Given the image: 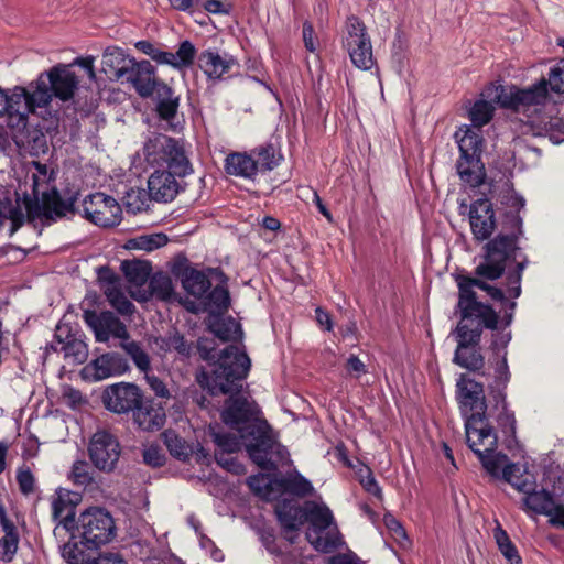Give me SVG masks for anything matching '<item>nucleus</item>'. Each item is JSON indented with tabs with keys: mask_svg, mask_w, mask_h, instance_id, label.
Here are the masks:
<instances>
[{
	"mask_svg": "<svg viewBox=\"0 0 564 564\" xmlns=\"http://www.w3.org/2000/svg\"><path fill=\"white\" fill-rule=\"evenodd\" d=\"M484 261L476 268V278L458 281V308L462 321L456 328L457 348L477 346L482 327L496 329L499 317L489 306L477 300L475 289L486 291L496 301L517 299L521 293L524 262L516 238L498 235L485 246Z\"/></svg>",
	"mask_w": 564,
	"mask_h": 564,
	"instance_id": "nucleus-1",
	"label": "nucleus"
},
{
	"mask_svg": "<svg viewBox=\"0 0 564 564\" xmlns=\"http://www.w3.org/2000/svg\"><path fill=\"white\" fill-rule=\"evenodd\" d=\"M221 419L231 432H214L213 435L224 452L235 453L245 446L252 462L263 470H275L278 464L291 463L288 449L276 441L268 422L260 417L254 402L230 398Z\"/></svg>",
	"mask_w": 564,
	"mask_h": 564,
	"instance_id": "nucleus-2",
	"label": "nucleus"
},
{
	"mask_svg": "<svg viewBox=\"0 0 564 564\" xmlns=\"http://www.w3.org/2000/svg\"><path fill=\"white\" fill-rule=\"evenodd\" d=\"M487 96L499 97L500 107L525 117V120L521 119L523 133L547 137L553 143L564 140V121L555 115V101L549 91L546 78L525 88L490 84Z\"/></svg>",
	"mask_w": 564,
	"mask_h": 564,
	"instance_id": "nucleus-3",
	"label": "nucleus"
},
{
	"mask_svg": "<svg viewBox=\"0 0 564 564\" xmlns=\"http://www.w3.org/2000/svg\"><path fill=\"white\" fill-rule=\"evenodd\" d=\"M142 152L148 165L154 169L148 180L150 197L156 202L173 200L180 189L176 176L184 177L193 172L183 143L158 134L144 143Z\"/></svg>",
	"mask_w": 564,
	"mask_h": 564,
	"instance_id": "nucleus-4",
	"label": "nucleus"
},
{
	"mask_svg": "<svg viewBox=\"0 0 564 564\" xmlns=\"http://www.w3.org/2000/svg\"><path fill=\"white\" fill-rule=\"evenodd\" d=\"M275 513L284 538L291 543L297 538L304 520L310 523L306 538L317 551L332 552L344 543L332 510L322 500L306 501L303 508L284 500L275 506Z\"/></svg>",
	"mask_w": 564,
	"mask_h": 564,
	"instance_id": "nucleus-5",
	"label": "nucleus"
},
{
	"mask_svg": "<svg viewBox=\"0 0 564 564\" xmlns=\"http://www.w3.org/2000/svg\"><path fill=\"white\" fill-rule=\"evenodd\" d=\"M198 349L205 360L212 361L208 370L197 375V381L204 389L212 394H229L241 388L251 366L241 347L230 345L218 354L207 340H199Z\"/></svg>",
	"mask_w": 564,
	"mask_h": 564,
	"instance_id": "nucleus-6",
	"label": "nucleus"
},
{
	"mask_svg": "<svg viewBox=\"0 0 564 564\" xmlns=\"http://www.w3.org/2000/svg\"><path fill=\"white\" fill-rule=\"evenodd\" d=\"M23 195V205L29 217L41 220H54L65 216L73 208V203L63 199L55 185V173L45 164L31 162L26 177L19 185Z\"/></svg>",
	"mask_w": 564,
	"mask_h": 564,
	"instance_id": "nucleus-7",
	"label": "nucleus"
},
{
	"mask_svg": "<svg viewBox=\"0 0 564 564\" xmlns=\"http://www.w3.org/2000/svg\"><path fill=\"white\" fill-rule=\"evenodd\" d=\"M78 86V77L72 69V65H57L46 74H42L34 85L28 90L30 110L45 107L53 97L67 101L74 97Z\"/></svg>",
	"mask_w": 564,
	"mask_h": 564,
	"instance_id": "nucleus-8",
	"label": "nucleus"
},
{
	"mask_svg": "<svg viewBox=\"0 0 564 564\" xmlns=\"http://www.w3.org/2000/svg\"><path fill=\"white\" fill-rule=\"evenodd\" d=\"M455 140L460 153L456 163L457 174L463 183L478 187L485 180V167L480 160L482 134L469 126H462L455 132Z\"/></svg>",
	"mask_w": 564,
	"mask_h": 564,
	"instance_id": "nucleus-9",
	"label": "nucleus"
},
{
	"mask_svg": "<svg viewBox=\"0 0 564 564\" xmlns=\"http://www.w3.org/2000/svg\"><path fill=\"white\" fill-rule=\"evenodd\" d=\"M343 47L351 63L359 69L369 70L375 65L372 44L365 23L350 15L345 22Z\"/></svg>",
	"mask_w": 564,
	"mask_h": 564,
	"instance_id": "nucleus-10",
	"label": "nucleus"
},
{
	"mask_svg": "<svg viewBox=\"0 0 564 564\" xmlns=\"http://www.w3.org/2000/svg\"><path fill=\"white\" fill-rule=\"evenodd\" d=\"M78 529L83 543L88 549H97L109 543L116 534V527L109 512L101 508H89L78 518Z\"/></svg>",
	"mask_w": 564,
	"mask_h": 564,
	"instance_id": "nucleus-11",
	"label": "nucleus"
},
{
	"mask_svg": "<svg viewBox=\"0 0 564 564\" xmlns=\"http://www.w3.org/2000/svg\"><path fill=\"white\" fill-rule=\"evenodd\" d=\"M28 100V90L24 87L17 86L9 93L0 88V118H4L11 130L21 131L26 127L28 116L31 113Z\"/></svg>",
	"mask_w": 564,
	"mask_h": 564,
	"instance_id": "nucleus-12",
	"label": "nucleus"
},
{
	"mask_svg": "<svg viewBox=\"0 0 564 564\" xmlns=\"http://www.w3.org/2000/svg\"><path fill=\"white\" fill-rule=\"evenodd\" d=\"M83 208L88 220L97 226L112 227L121 220L118 202L104 193H94L84 199Z\"/></svg>",
	"mask_w": 564,
	"mask_h": 564,
	"instance_id": "nucleus-13",
	"label": "nucleus"
},
{
	"mask_svg": "<svg viewBox=\"0 0 564 564\" xmlns=\"http://www.w3.org/2000/svg\"><path fill=\"white\" fill-rule=\"evenodd\" d=\"M89 458L94 466L104 471H112L120 458L121 447L118 440L106 431L95 433L88 447Z\"/></svg>",
	"mask_w": 564,
	"mask_h": 564,
	"instance_id": "nucleus-14",
	"label": "nucleus"
},
{
	"mask_svg": "<svg viewBox=\"0 0 564 564\" xmlns=\"http://www.w3.org/2000/svg\"><path fill=\"white\" fill-rule=\"evenodd\" d=\"M478 458L484 469L494 479H502L517 490H527L528 482L520 481V478L523 476L521 467L518 464L511 463L507 455L494 449L480 455Z\"/></svg>",
	"mask_w": 564,
	"mask_h": 564,
	"instance_id": "nucleus-15",
	"label": "nucleus"
},
{
	"mask_svg": "<svg viewBox=\"0 0 564 564\" xmlns=\"http://www.w3.org/2000/svg\"><path fill=\"white\" fill-rule=\"evenodd\" d=\"M84 321L99 343H106L111 338L127 339L129 337L126 325L111 312L85 311Z\"/></svg>",
	"mask_w": 564,
	"mask_h": 564,
	"instance_id": "nucleus-16",
	"label": "nucleus"
},
{
	"mask_svg": "<svg viewBox=\"0 0 564 564\" xmlns=\"http://www.w3.org/2000/svg\"><path fill=\"white\" fill-rule=\"evenodd\" d=\"M465 430L468 446L478 457L497 448V434L488 424L485 414L468 416L465 420Z\"/></svg>",
	"mask_w": 564,
	"mask_h": 564,
	"instance_id": "nucleus-17",
	"label": "nucleus"
},
{
	"mask_svg": "<svg viewBox=\"0 0 564 564\" xmlns=\"http://www.w3.org/2000/svg\"><path fill=\"white\" fill-rule=\"evenodd\" d=\"M142 393L138 386L120 382L109 386L102 395L105 406L115 413H128L141 403Z\"/></svg>",
	"mask_w": 564,
	"mask_h": 564,
	"instance_id": "nucleus-18",
	"label": "nucleus"
},
{
	"mask_svg": "<svg viewBox=\"0 0 564 564\" xmlns=\"http://www.w3.org/2000/svg\"><path fill=\"white\" fill-rule=\"evenodd\" d=\"M457 398L460 404V411L465 420L468 416H482L486 411L482 384L462 375L457 381Z\"/></svg>",
	"mask_w": 564,
	"mask_h": 564,
	"instance_id": "nucleus-19",
	"label": "nucleus"
},
{
	"mask_svg": "<svg viewBox=\"0 0 564 564\" xmlns=\"http://www.w3.org/2000/svg\"><path fill=\"white\" fill-rule=\"evenodd\" d=\"M129 370L126 358L116 352H108L94 359L83 369V376L94 381L121 376Z\"/></svg>",
	"mask_w": 564,
	"mask_h": 564,
	"instance_id": "nucleus-20",
	"label": "nucleus"
},
{
	"mask_svg": "<svg viewBox=\"0 0 564 564\" xmlns=\"http://www.w3.org/2000/svg\"><path fill=\"white\" fill-rule=\"evenodd\" d=\"M124 82L131 84L142 98L154 95L159 85L163 83L155 77V68L149 61L135 59L128 69Z\"/></svg>",
	"mask_w": 564,
	"mask_h": 564,
	"instance_id": "nucleus-21",
	"label": "nucleus"
},
{
	"mask_svg": "<svg viewBox=\"0 0 564 564\" xmlns=\"http://www.w3.org/2000/svg\"><path fill=\"white\" fill-rule=\"evenodd\" d=\"M469 225L476 240L482 241L491 236L496 228V219L490 200L477 199L470 205Z\"/></svg>",
	"mask_w": 564,
	"mask_h": 564,
	"instance_id": "nucleus-22",
	"label": "nucleus"
},
{
	"mask_svg": "<svg viewBox=\"0 0 564 564\" xmlns=\"http://www.w3.org/2000/svg\"><path fill=\"white\" fill-rule=\"evenodd\" d=\"M52 517L57 522L54 534L61 531L72 532L76 527L75 507L70 501V491L65 488H57L51 498Z\"/></svg>",
	"mask_w": 564,
	"mask_h": 564,
	"instance_id": "nucleus-23",
	"label": "nucleus"
},
{
	"mask_svg": "<svg viewBox=\"0 0 564 564\" xmlns=\"http://www.w3.org/2000/svg\"><path fill=\"white\" fill-rule=\"evenodd\" d=\"M238 61L230 54H219L214 50H206L198 56V67L210 80H219L234 67H238Z\"/></svg>",
	"mask_w": 564,
	"mask_h": 564,
	"instance_id": "nucleus-24",
	"label": "nucleus"
},
{
	"mask_svg": "<svg viewBox=\"0 0 564 564\" xmlns=\"http://www.w3.org/2000/svg\"><path fill=\"white\" fill-rule=\"evenodd\" d=\"M56 332L57 343L52 344L51 348L56 352H62L64 358L72 364H84L88 357L86 343L70 335L63 326H57Z\"/></svg>",
	"mask_w": 564,
	"mask_h": 564,
	"instance_id": "nucleus-25",
	"label": "nucleus"
},
{
	"mask_svg": "<svg viewBox=\"0 0 564 564\" xmlns=\"http://www.w3.org/2000/svg\"><path fill=\"white\" fill-rule=\"evenodd\" d=\"M522 481L528 482L527 490H520L525 495L522 499L523 510L530 516L544 514L550 518L555 503L553 495L545 489L536 490L527 478Z\"/></svg>",
	"mask_w": 564,
	"mask_h": 564,
	"instance_id": "nucleus-26",
	"label": "nucleus"
},
{
	"mask_svg": "<svg viewBox=\"0 0 564 564\" xmlns=\"http://www.w3.org/2000/svg\"><path fill=\"white\" fill-rule=\"evenodd\" d=\"M165 410L152 400L142 402L133 412L134 423L143 431L160 430L165 423Z\"/></svg>",
	"mask_w": 564,
	"mask_h": 564,
	"instance_id": "nucleus-27",
	"label": "nucleus"
},
{
	"mask_svg": "<svg viewBox=\"0 0 564 564\" xmlns=\"http://www.w3.org/2000/svg\"><path fill=\"white\" fill-rule=\"evenodd\" d=\"M196 48L189 41H183L176 53L162 51L155 48L151 58L158 64L169 65L175 69H183L189 67L195 58Z\"/></svg>",
	"mask_w": 564,
	"mask_h": 564,
	"instance_id": "nucleus-28",
	"label": "nucleus"
},
{
	"mask_svg": "<svg viewBox=\"0 0 564 564\" xmlns=\"http://www.w3.org/2000/svg\"><path fill=\"white\" fill-rule=\"evenodd\" d=\"M134 58L130 57L119 47H108L102 54V70L110 77L124 83L128 69Z\"/></svg>",
	"mask_w": 564,
	"mask_h": 564,
	"instance_id": "nucleus-29",
	"label": "nucleus"
},
{
	"mask_svg": "<svg viewBox=\"0 0 564 564\" xmlns=\"http://www.w3.org/2000/svg\"><path fill=\"white\" fill-rule=\"evenodd\" d=\"M488 86L481 91L479 98L468 109V117L473 122V129L481 133L480 129L482 126L489 123L496 105L500 106L499 97L487 96Z\"/></svg>",
	"mask_w": 564,
	"mask_h": 564,
	"instance_id": "nucleus-30",
	"label": "nucleus"
},
{
	"mask_svg": "<svg viewBox=\"0 0 564 564\" xmlns=\"http://www.w3.org/2000/svg\"><path fill=\"white\" fill-rule=\"evenodd\" d=\"M225 170L229 175L254 180L258 174V165L253 154L235 152L227 155Z\"/></svg>",
	"mask_w": 564,
	"mask_h": 564,
	"instance_id": "nucleus-31",
	"label": "nucleus"
},
{
	"mask_svg": "<svg viewBox=\"0 0 564 564\" xmlns=\"http://www.w3.org/2000/svg\"><path fill=\"white\" fill-rule=\"evenodd\" d=\"M250 489L261 499L274 501L281 497L280 478L270 474H258L249 477Z\"/></svg>",
	"mask_w": 564,
	"mask_h": 564,
	"instance_id": "nucleus-32",
	"label": "nucleus"
},
{
	"mask_svg": "<svg viewBox=\"0 0 564 564\" xmlns=\"http://www.w3.org/2000/svg\"><path fill=\"white\" fill-rule=\"evenodd\" d=\"M207 325L210 332L223 341L236 340L241 337V327L232 317L209 314Z\"/></svg>",
	"mask_w": 564,
	"mask_h": 564,
	"instance_id": "nucleus-33",
	"label": "nucleus"
},
{
	"mask_svg": "<svg viewBox=\"0 0 564 564\" xmlns=\"http://www.w3.org/2000/svg\"><path fill=\"white\" fill-rule=\"evenodd\" d=\"M156 97V110L162 119H172L178 108V98L166 84L162 83L154 91Z\"/></svg>",
	"mask_w": 564,
	"mask_h": 564,
	"instance_id": "nucleus-34",
	"label": "nucleus"
},
{
	"mask_svg": "<svg viewBox=\"0 0 564 564\" xmlns=\"http://www.w3.org/2000/svg\"><path fill=\"white\" fill-rule=\"evenodd\" d=\"M280 485L281 496L289 492L299 497H304L313 491L311 481L296 470L290 473L283 478H280Z\"/></svg>",
	"mask_w": 564,
	"mask_h": 564,
	"instance_id": "nucleus-35",
	"label": "nucleus"
},
{
	"mask_svg": "<svg viewBox=\"0 0 564 564\" xmlns=\"http://www.w3.org/2000/svg\"><path fill=\"white\" fill-rule=\"evenodd\" d=\"M183 288L195 297H202L210 288L208 278L200 271L186 270L182 278Z\"/></svg>",
	"mask_w": 564,
	"mask_h": 564,
	"instance_id": "nucleus-36",
	"label": "nucleus"
},
{
	"mask_svg": "<svg viewBox=\"0 0 564 564\" xmlns=\"http://www.w3.org/2000/svg\"><path fill=\"white\" fill-rule=\"evenodd\" d=\"M167 241L169 239L164 234L141 235L129 239L126 247L130 250L149 252L165 246Z\"/></svg>",
	"mask_w": 564,
	"mask_h": 564,
	"instance_id": "nucleus-37",
	"label": "nucleus"
},
{
	"mask_svg": "<svg viewBox=\"0 0 564 564\" xmlns=\"http://www.w3.org/2000/svg\"><path fill=\"white\" fill-rule=\"evenodd\" d=\"M454 362L469 370H478L484 366V357L479 352L477 346L457 348L454 356Z\"/></svg>",
	"mask_w": 564,
	"mask_h": 564,
	"instance_id": "nucleus-38",
	"label": "nucleus"
},
{
	"mask_svg": "<svg viewBox=\"0 0 564 564\" xmlns=\"http://www.w3.org/2000/svg\"><path fill=\"white\" fill-rule=\"evenodd\" d=\"M105 294L111 306H113L119 313L129 315L133 312L134 306L120 291L118 281H110L105 289Z\"/></svg>",
	"mask_w": 564,
	"mask_h": 564,
	"instance_id": "nucleus-39",
	"label": "nucleus"
},
{
	"mask_svg": "<svg viewBox=\"0 0 564 564\" xmlns=\"http://www.w3.org/2000/svg\"><path fill=\"white\" fill-rule=\"evenodd\" d=\"M259 171H271L279 165L281 155L272 144L260 147L252 151Z\"/></svg>",
	"mask_w": 564,
	"mask_h": 564,
	"instance_id": "nucleus-40",
	"label": "nucleus"
},
{
	"mask_svg": "<svg viewBox=\"0 0 564 564\" xmlns=\"http://www.w3.org/2000/svg\"><path fill=\"white\" fill-rule=\"evenodd\" d=\"M229 302L228 290L225 286H216L208 294L205 306L209 314L220 315L228 310Z\"/></svg>",
	"mask_w": 564,
	"mask_h": 564,
	"instance_id": "nucleus-41",
	"label": "nucleus"
},
{
	"mask_svg": "<svg viewBox=\"0 0 564 564\" xmlns=\"http://www.w3.org/2000/svg\"><path fill=\"white\" fill-rule=\"evenodd\" d=\"M4 536L0 539V561L4 563L11 562L18 551L19 534L15 527L4 529Z\"/></svg>",
	"mask_w": 564,
	"mask_h": 564,
	"instance_id": "nucleus-42",
	"label": "nucleus"
},
{
	"mask_svg": "<svg viewBox=\"0 0 564 564\" xmlns=\"http://www.w3.org/2000/svg\"><path fill=\"white\" fill-rule=\"evenodd\" d=\"M68 478L73 481L74 485L87 488L94 484V470L88 463L84 460H77L73 464Z\"/></svg>",
	"mask_w": 564,
	"mask_h": 564,
	"instance_id": "nucleus-43",
	"label": "nucleus"
},
{
	"mask_svg": "<svg viewBox=\"0 0 564 564\" xmlns=\"http://www.w3.org/2000/svg\"><path fill=\"white\" fill-rule=\"evenodd\" d=\"M494 536H495L496 543H497L500 552L503 554V556L510 563H519L520 556L518 554L516 546L511 542L507 532L499 524L494 530Z\"/></svg>",
	"mask_w": 564,
	"mask_h": 564,
	"instance_id": "nucleus-44",
	"label": "nucleus"
},
{
	"mask_svg": "<svg viewBox=\"0 0 564 564\" xmlns=\"http://www.w3.org/2000/svg\"><path fill=\"white\" fill-rule=\"evenodd\" d=\"M164 443L170 453L178 459H185L191 453V448L175 432L167 430L162 434Z\"/></svg>",
	"mask_w": 564,
	"mask_h": 564,
	"instance_id": "nucleus-45",
	"label": "nucleus"
},
{
	"mask_svg": "<svg viewBox=\"0 0 564 564\" xmlns=\"http://www.w3.org/2000/svg\"><path fill=\"white\" fill-rule=\"evenodd\" d=\"M122 348L131 357L137 368L144 375L150 370L149 355L135 341L123 343Z\"/></svg>",
	"mask_w": 564,
	"mask_h": 564,
	"instance_id": "nucleus-46",
	"label": "nucleus"
},
{
	"mask_svg": "<svg viewBox=\"0 0 564 564\" xmlns=\"http://www.w3.org/2000/svg\"><path fill=\"white\" fill-rule=\"evenodd\" d=\"M149 192L142 188H130L126 192L123 204L131 213H139L148 206Z\"/></svg>",
	"mask_w": 564,
	"mask_h": 564,
	"instance_id": "nucleus-47",
	"label": "nucleus"
},
{
	"mask_svg": "<svg viewBox=\"0 0 564 564\" xmlns=\"http://www.w3.org/2000/svg\"><path fill=\"white\" fill-rule=\"evenodd\" d=\"M151 291L154 296L163 301H171L174 297L173 283L167 275H155L150 282Z\"/></svg>",
	"mask_w": 564,
	"mask_h": 564,
	"instance_id": "nucleus-48",
	"label": "nucleus"
},
{
	"mask_svg": "<svg viewBox=\"0 0 564 564\" xmlns=\"http://www.w3.org/2000/svg\"><path fill=\"white\" fill-rule=\"evenodd\" d=\"M546 82L547 87L550 86L553 93H564V59H561L550 69Z\"/></svg>",
	"mask_w": 564,
	"mask_h": 564,
	"instance_id": "nucleus-49",
	"label": "nucleus"
},
{
	"mask_svg": "<svg viewBox=\"0 0 564 564\" xmlns=\"http://www.w3.org/2000/svg\"><path fill=\"white\" fill-rule=\"evenodd\" d=\"M17 481L23 495H30L35 490V478L29 467L22 466L17 470Z\"/></svg>",
	"mask_w": 564,
	"mask_h": 564,
	"instance_id": "nucleus-50",
	"label": "nucleus"
},
{
	"mask_svg": "<svg viewBox=\"0 0 564 564\" xmlns=\"http://www.w3.org/2000/svg\"><path fill=\"white\" fill-rule=\"evenodd\" d=\"M500 360L495 366V384L497 389L506 388L510 379V371L507 364V351L500 356Z\"/></svg>",
	"mask_w": 564,
	"mask_h": 564,
	"instance_id": "nucleus-51",
	"label": "nucleus"
},
{
	"mask_svg": "<svg viewBox=\"0 0 564 564\" xmlns=\"http://www.w3.org/2000/svg\"><path fill=\"white\" fill-rule=\"evenodd\" d=\"M123 269L126 275L137 284H141L147 280L148 270L147 267L140 262L124 263Z\"/></svg>",
	"mask_w": 564,
	"mask_h": 564,
	"instance_id": "nucleus-52",
	"label": "nucleus"
},
{
	"mask_svg": "<svg viewBox=\"0 0 564 564\" xmlns=\"http://www.w3.org/2000/svg\"><path fill=\"white\" fill-rule=\"evenodd\" d=\"M144 376L150 389L155 393L156 397L163 399H169L171 397L170 390L160 378L154 375H150L149 372H147Z\"/></svg>",
	"mask_w": 564,
	"mask_h": 564,
	"instance_id": "nucleus-53",
	"label": "nucleus"
},
{
	"mask_svg": "<svg viewBox=\"0 0 564 564\" xmlns=\"http://www.w3.org/2000/svg\"><path fill=\"white\" fill-rule=\"evenodd\" d=\"M366 475L360 474V484L366 491L371 494L377 498H381L382 491L377 480L375 479L372 473L366 468Z\"/></svg>",
	"mask_w": 564,
	"mask_h": 564,
	"instance_id": "nucleus-54",
	"label": "nucleus"
},
{
	"mask_svg": "<svg viewBox=\"0 0 564 564\" xmlns=\"http://www.w3.org/2000/svg\"><path fill=\"white\" fill-rule=\"evenodd\" d=\"M166 346L169 350H175L183 356H187L189 354V346L184 340V337L178 333L171 334L167 337Z\"/></svg>",
	"mask_w": 564,
	"mask_h": 564,
	"instance_id": "nucleus-55",
	"label": "nucleus"
},
{
	"mask_svg": "<svg viewBox=\"0 0 564 564\" xmlns=\"http://www.w3.org/2000/svg\"><path fill=\"white\" fill-rule=\"evenodd\" d=\"M144 462L153 467H159L164 464L165 457L158 446H149L143 451Z\"/></svg>",
	"mask_w": 564,
	"mask_h": 564,
	"instance_id": "nucleus-56",
	"label": "nucleus"
},
{
	"mask_svg": "<svg viewBox=\"0 0 564 564\" xmlns=\"http://www.w3.org/2000/svg\"><path fill=\"white\" fill-rule=\"evenodd\" d=\"M346 368L348 373L355 378H359L362 373H366L367 371L365 364L357 356L354 355H351L347 359Z\"/></svg>",
	"mask_w": 564,
	"mask_h": 564,
	"instance_id": "nucleus-57",
	"label": "nucleus"
},
{
	"mask_svg": "<svg viewBox=\"0 0 564 564\" xmlns=\"http://www.w3.org/2000/svg\"><path fill=\"white\" fill-rule=\"evenodd\" d=\"M303 41L305 47L310 52H315L317 48V43L314 39V29L310 23H304L303 25Z\"/></svg>",
	"mask_w": 564,
	"mask_h": 564,
	"instance_id": "nucleus-58",
	"label": "nucleus"
},
{
	"mask_svg": "<svg viewBox=\"0 0 564 564\" xmlns=\"http://www.w3.org/2000/svg\"><path fill=\"white\" fill-rule=\"evenodd\" d=\"M386 524L389 530L393 533L395 540L401 541L406 539V533L399 521L393 518L387 519Z\"/></svg>",
	"mask_w": 564,
	"mask_h": 564,
	"instance_id": "nucleus-59",
	"label": "nucleus"
},
{
	"mask_svg": "<svg viewBox=\"0 0 564 564\" xmlns=\"http://www.w3.org/2000/svg\"><path fill=\"white\" fill-rule=\"evenodd\" d=\"M91 564H127L118 554L106 553L95 558Z\"/></svg>",
	"mask_w": 564,
	"mask_h": 564,
	"instance_id": "nucleus-60",
	"label": "nucleus"
},
{
	"mask_svg": "<svg viewBox=\"0 0 564 564\" xmlns=\"http://www.w3.org/2000/svg\"><path fill=\"white\" fill-rule=\"evenodd\" d=\"M62 554L63 557L66 558L69 564H77L80 560L76 544H65Z\"/></svg>",
	"mask_w": 564,
	"mask_h": 564,
	"instance_id": "nucleus-61",
	"label": "nucleus"
},
{
	"mask_svg": "<svg viewBox=\"0 0 564 564\" xmlns=\"http://www.w3.org/2000/svg\"><path fill=\"white\" fill-rule=\"evenodd\" d=\"M329 564H362V562L355 554L348 553L330 557Z\"/></svg>",
	"mask_w": 564,
	"mask_h": 564,
	"instance_id": "nucleus-62",
	"label": "nucleus"
},
{
	"mask_svg": "<svg viewBox=\"0 0 564 564\" xmlns=\"http://www.w3.org/2000/svg\"><path fill=\"white\" fill-rule=\"evenodd\" d=\"M550 522L553 525L564 527V505L554 503V509L550 516Z\"/></svg>",
	"mask_w": 564,
	"mask_h": 564,
	"instance_id": "nucleus-63",
	"label": "nucleus"
},
{
	"mask_svg": "<svg viewBox=\"0 0 564 564\" xmlns=\"http://www.w3.org/2000/svg\"><path fill=\"white\" fill-rule=\"evenodd\" d=\"M204 9L214 14L227 12V9L220 0H206L204 3Z\"/></svg>",
	"mask_w": 564,
	"mask_h": 564,
	"instance_id": "nucleus-64",
	"label": "nucleus"
}]
</instances>
